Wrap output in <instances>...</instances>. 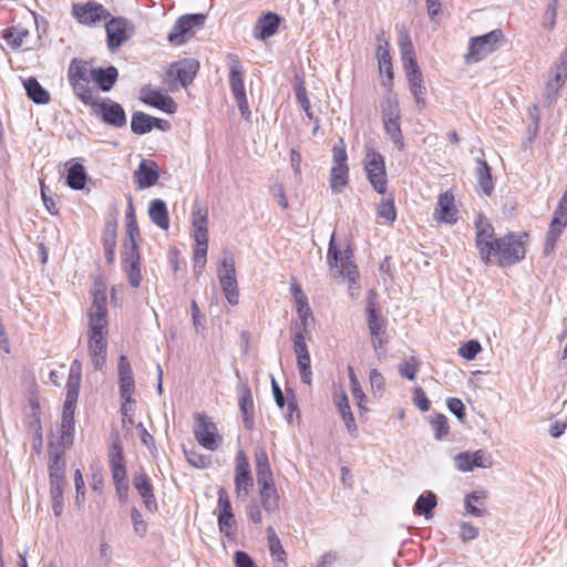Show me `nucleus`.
Returning a JSON list of instances; mask_svg holds the SVG:
<instances>
[{"label":"nucleus","instance_id":"obj_33","mask_svg":"<svg viewBox=\"0 0 567 567\" xmlns=\"http://www.w3.org/2000/svg\"><path fill=\"white\" fill-rule=\"evenodd\" d=\"M377 59L381 76L385 75L384 79H382V84L384 86L391 85L393 81V66L389 52L388 41L384 42V45L379 44L377 50Z\"/></svg>","mask_w":567,"mask_h":567},{"label":"nucleus","instance_id":"obj_54","mask_svg":"<svg viewBox=\"0 0 567 567\" xmlns=\"http://www.w3.org/2000/svg\"><path fill=\"white\" fill-rule=\"evenodd\" d=\"M90 332H107V312H89Z\"/></svg>","mask_w":567,"mask_h":567},{"label":"nucleus","instance_id":"obj_18","mask_svg":"<svg viewBox=\"0 0 567 567\" xmlns=\"http://www.w3.org/2000/svg\"><path fill=\"white\" fill-rule=\"evenodd\" d=\"M128 21L125 18H112L105 25L107 48L115 52L130 38L127 32Z\"/></svg>","mask_w":567,"mask_h":567},{"label":"nucleus","instance_id":"obj_46","mask_svg":"<svg viewBox=\"0 0 567 567\" xmlns=\"http://www.w3.org/2000/svg\"><path fill=\"white\" fill-rule=\"evenodd\" d=\"M86 182V172L82 164H73L68 172L66 184L72 189H83Z\"/></svg>","mask_w":567,"mask_h":567},{"label":"nucleus","instance_id":"obj_19","mask_svg":"<svg viewBox=\"0 0 567 567\" xmlns=\"http://www.w3.org/2000/svg\"><path fill=\"white\" fill-rule=\"evenodd\" d=\"M368 326L372 336L373 342H381V337L384 333L383 320L379 315L378 310V296L374 290H370L367 297Z\"/></svg>","mask_w":567,"mask_h":567},{"label":"nucleus","instance_id":"obj_45","mask_svg":"<svg viewBox=\"0 0 567 567\" xmlns=\"http://www.w3.org/2000/svg\"><path fill=\"white\" fill-rule=\"evenodd\" d=\"M103 247L104 255L107 264L114 261L115 248H116V227L115 225L109 224L104 229L103 235Z\"/></svg>","mask_w":567,"mask_h":567},{"label":"nucleus","instance_id":"obj_64","mask_svg":"<svg viewBox=\"0 0 567 567\" xmlns=\"http://www.w3.org/2000/svg\"><path fill=\"white\" fill-rule=\"evenodd\" d=\"M370 385L374 393L381 394L385 388L383 375L375 369H372L369 374Z\"/></svg>","mask_w":567,"mask_h":567},{"label":"nucleus","instance_id":"obj_28","mask_svg":"<svg viewBox=\"0 0 567 567\" xmlns=\"http://www.w3.org/2000/svg\"><path fill=\"white\" fill-rule=\"evenodd\" d=\"M567 226V213L555 210L550 221L545 243V252L549 254L556 246L559 236Z\"/></svg>","mask_w":567,"mask_h":567},{"label":"nucleus","instance_id":"obj_2","mask_svg":"<svg viewBox=\"0 0 567 567\" xmlns=\"http://www.w3.org/2000/svg\"><path fill=\"white\" fill-rule=\"evenodd\" d=\"M327 260L330 269L333 271L334 277L347 276L349 280V293L352 298L359 295V286L357 280L359 278V270L353 261V251L350 247H347L341 251L334 240V235L331 236Z\"/></svg>","mask_w":567,"mask_h":567},{"label":"nucleus","instance_id":"obj_56","mask_svg":"<svg viewBox=\"0 0 567 567\" xmlns=\"http://www.w3.org/2000/svg\"><path fill=\"white\" fill-rule=\"evenodd\" d=\"M29 34L28 30L18 27H11L6 30L4 39L14 48L22 45L23 39Z\"/></svg>","mask_w":567,"mask_h":567},{"label":"nucleus","instance_id":"obj_9","mask_svg":"<svg viewBox=\"0 0 567 567\" xmlns=\"http://www.w3.org/2000/svg\"><path fill=\"white\" fill-rule=\"evenodd\" d=\"M206 16L203 13L184 14L178 18L168 33V41L172 44L181 45L194 37L197 29L204 27Z\"/></svg>","mask_w":567,"mask_h":567},{"label":"nucleus","instance_id":"obj_42","mask_svg":"<svg viewBox=\"0 0 567 567\" xmlns=\"http://www.w3.org/2000/svg\"><path fill=\"white\" fill-rule=\"evenodd\" d=\"M153 116L136 111L132 114L131 130L134 134L143 135L150 133L153 130Z\"/></svg>","mask_w":567,"mask_h":567},{"label":"nucleus","instance_id":"obj_58","mask_svg":"<svg viewBox=\"0 0 567 567\" xmlns=\"http://www.w3.org/2000/svg\"><path fill=\"white\" fill-rule=\"evenodd\" d=\"M131 519L134 533L140 537H144L147 533V523L136 507L131 509Z\"/></svg>","mask_w":567,"mask_h":567},{"label":"nucleus","instance_id":"obj_6","mask_svg":"<svg viewBox=\"0 0 567 567\" xmlns=\"http://www.w3.org/2000/svg\"><path fill=\"white\" fill-rule=\"evenodd\" d=\"M118 378H120V390L122 406L121 412L123 416V423H133L132 419V405L134 403L135 382L133 378L132 368L126 360V357H121L118 363Z\"/></svg>","mask_w":567,"mask_h":567},{"label":"nucleus","instance_id":"obj_11","mask_svg":"<svg viewBox=\"0 0 567 567\" xmlns=\"http://www.w3.org/2000/svg\"><path fill=\"white\" fill-rule=\"evenodd\" d=\"M234 484L237 499L246 498L254 486L249 460L243 450L236 454Z\"/></svg>","mask_w":567,"mask_h":567},{"label":"nucleus","instance_id":"obj_7","mask_svg":"<svg viewBox=\"0 0 567 567\" xmlns=\"http://www.w3.org/2000/svg\"><path fill=\"white\" fill-rule=\"evenodd\" d=\"M194 419L193 432L198 444L208 451H216L223 442L216 423L205 413H197Z\"/></svg>","mask_w":567,"mask_h":567},{"label":"nucleus","instance_id":"obj_34","mask_svg":"<svg viewBox=\"0 0 567 567\" xmlns=\"http://www.w3.org/2000/svg\"><path fill=\"white\" fill-rule=\"evenodd\" d=\"M192 225L194 228V238L208 237V210L207 208L195 204L192 210Z\"/></svg>","mask_w":567,"mask_h":567},{"label":"nucleus","instance_id":"obj_26","mask_svg":"<svg viewBox=\"0 0 567 567\" xmlns=\"http://www.w3.org/2000/svg\"><path fill=\"white\" fill-rule=\"evenodd\" d=\"M134 177L138 189L154 186L159 178L156 163L143 159L135 171Z\"/></svg>","mask_w":567,"mask_h":567},{"label":"nucleus","instance_id":"obj_16","mask_svg":"<svg viewBox=\"0 0 567 567\" xmlns=\"http://www.w3.org/2000/svg\"><path fill=\"white\" fill-rule=\"evenodd\" d=\"M141 101L168 114H174L177 110V104L173 97L152 89L151 85H144L141 89Z\"/></svg>","mask_w":567,"mask_h":567},{"label":"nucleus","instance_id":"obj_17","mask_svg":"<svg viewBox=\"0 0 567 567\" xmlns=\"http://www.w3.org/2000/svg\"><path fill=\"white\" fill-rule=\"evenodd\" d=\"M138 247L124 246L123 268L127 275L130 285L137 288L142 281L141 260Z\"/></svg>","mask_w":567,"mask_h":567},{"label":"nucleus","instance_id":"obj_15","mask_svg":"<svg viewBox=\"0 0 567 567\" xmlns=\"http://www.w3.org/2000/svg\"><path fill=\"white\" fill-rule=\"evenodd\" d=\"M72 14L81 24L92 25L96 22L106 20L110 16L109 11L95 1L86 3H74L72 6Z\"/></svg>","mask_w":567,"mask_h":567},{"label":"nucleus","instance_id":"obj_49","mask_svg":"<svg viewBox=\"0 0 567 567\" xmlns=\"http://www.w3.org/2000/svg\"><path fill=\"white\" fill-rule=\"evenodd\" d=\"M436 506V496L432 492H427L426 494L421 495L415 505H414V514L424 515L429 517L433 508Z\"/></svg>","mask_w":567,"mask_h":567},{"label":"nucleus","instance_id":"obj_39","mask_svg":"<svg viewBox=\"0 0 567 567\" xmlns=\"http://www.w3.org/2000/svg\"><path fill=\"white\" fill-rule=\"evenodd\" d=\"M399 47H400L403 66H405V65L413 66V64L417 63L414 58L413 43L410 39L408 31L404 28H401L400 32H399Z\"/></svg>","mask_w":567,"mask_h":567},{"label":"nucleus","instance_id":"obj_44","mask_svg":"<svg viewBox=\"0 0 567 567\" xmlns=\"http://www.w3.org/2000/svg\"><path fill=\"white\" fill-rule=\"evenodd\" d=\"M195 239V248H194V271L197 275H200L206 266V256L208 250V237L194 238Z\"/></svg>","mask_w":567,"mask_h":567},{"label":"nucleus","instance_id":"obj_23","mask_svg":"<svg viewBox=\"0 0 567 567\" xmlns=\"http://www.w3.org/2000/svg\"><path fill=\"white\" fill-rule=\"evenodd\" d=\"M454 202V196L450 192L439 196L434 212V217L437 221L454 224L457 220V209Z\"/></svg>","mask_w":567,"mask_h":567},{"label":"nucleus","instance_id":"obj_8","mask_svg":"<svg viewBox=\"0 0 567 567\" xmlns=\"http://www.w3.org/2000/svg\"><path fill=\"white\" fill-rule=\"evenodd\" d=\"M217 501V523L220 534L229 540H235L237 533V520L233 512L231 502L225 487H219Z\"/></svg>","mask_w":567,"mask_h":567},{"label":"nucleus","instance_id":"obj_36","mask_svg":"<svg viewBox=\"0 0 567 567\" xmlns=\"http://www.w3.org/2000/svg\"><path fill=\"white\" fill-rule=\"evenodd\" d=\"M24 89L28 97L35 104H47L50 101V93L35 78L27 79L24 81Z\"/></svg>","mask_w":567,"mask_h":567},{"label":"nucleus","instance_id":"obj_13","mask_svg":"<svg viewBox=\"0 0 567 567\" xmlns=\"http://www.w3.org/2000/svg\"><path fill=\"white\" fill-rule=\"evenodd\" d=\"M475 245L481 260L485 265H489L493 258L494 243H498V238H494V227L482 216L475 221Z\"/></svg>","mask_w":567,"mask_h":567},{"label":"nucleus","instance_id":"obj_62","mask_svg":"<svg viewBox=\"0 0 567 567\" xmlns=\"http://www.w3.org/2000/svg\"><path fill=\"white\" fill-rule=\"evenodd\" d=\"M310 365V357H298V369L301 380L308 385L311 384L312 380V372Z\"/></svg>","mask_w":567,"mask_h":567},{"label":"nucleus","instance_id":"obj_63","mask_svg":"<svg viewBox=\"0 0 567 567\" xmlns=\"http://www.w3.org/2000/svg\"><path fill=\"white\" fill-rule=\"evenodd\" d=\"M419 370V362H416L413 358L411 360L403 361L399 365V372L402 377L414 380Z\"/></svg>","mask_w":567,"mask_h":567},{"label":"nucleus","instance_id":"obj_48","mask_svg":"<svg viewBox=\"0 0 567 567\" xmlns=\"http://www.w3.org/2000/svg\"><path fill=\"white\" fill-rule=\"evenodd\" d=\"M75 96L85 105L93 106L99 99H94L90 81L69 82Z\"/></svg>","mask_w":567,"mask_h":567},{"label":"nucleus","instance_id":"obj_5","mask_svg":"<svg viewBox=\"0 0 567 567\" xmlns=\"http://www.w3.org/2000/svg\"><path fill=\"white\" fill-rule=\"evenodd\" d=\"M505 42L504 33L501 29H495L486 34L471 39L466 61L478 62L488 54L496 51Z\"/></svg>","mask_w":567,"mask_h":567},{"label":"nucleus","instance_id":"obj_37","mask_svg":"<svg viewBox=\"0 0 567 567\" xmlns=\"http://www.w3.org/2000/svg\"><path fill=\"white\" fill-rule=\"evenodd\" d=\"M348 374H349V379H350L351 393H352L355 404L359 409V412H360V414L365 413V412H368L367 395L364 394V392L362 390V386H361L359 379L355 374L353 365L348 367Z\"/></svg>","mask_w":567,"mask_h":567},{"label":"nucleus","instance_id":"obj_60","mask_svg":"<svg viewBox=\"0 0 567 567\" xmlns=\"http://www.w3.org/2000/svg\"><path fill=\"white\" fill-rule=\"evenodd\" d=\"M187 462L197 468H205L210 464L208 456H205L196 451H184Z\"/></svg>","mask_w":567,"mask_h":567},{"label":"nucleus","instance_id":"obj_27","mask_svg":"<svg viewBox=\"0 0 567 567\" xmlns=\"http://www.w3.org/2000/svg\"><path fill=\"white\" fill-rule=\"evenodd\" d=\"M227 65L229 69V83L235 99L246 95L243 80V68L239 58L235 54H229L227 58Z\"/></svg>","mask_w":567,"mask_h":567},{"label":"nucleus","instance_id":"obj_30","mask_svg":"<svg viewBox=\"0 0 567 567\" xmlns=\"http://www.w3.org/2000/svg\"><path fill=\"white\" fill-rule=\"evenodd\" d=\"M280 24V17L275 12H266L261 14L256 23V37L266 40L272 37Z\"/></svg>","mask_w":567,"mask_h":567},{"label":"nucleus","instance_id":"obj_50","mask_svg":"<svg viewBox=\"0 0 567 567\" xmlns=\"http://www.w3.org/2000/svg\"><path fill=\"white\" fill-rule=\"evenodd\" d=\"M382 121H401V111L395 97H386L381 103Z\"/></svg>","mask_w":567,"mask_h":567},{"label":"nucleus","instance_id":"obj_31","mask_svg":"<svg viewBox=\"0 0 567 567\" xmlns=\"http://www.w3.org/2000/svg\"><path fill=\"white\" fill-rule=\"evenodd\" d=\"M117 69L115 66L94 68L90 71L91 80H93L103 92H109L117 80Z\"/></svg>","mask_w":567,"mask_h":567},{"label":"nucleus","instance_id":"obj_52","mask_svg":"<svg viewBox=\"0 0 567 567\" xmlns=\"http://www.w3.org/2000/svg\"><path fill=\"white\" fill-rule=\"evenodd\" d=\"M383 126L392 142L398 145L399 148H402L403 135L401 131V121H383Z\"/></svg>","mask_w":567,"mask_h":567},{"label":"nucleus","instance_id":"obj_3","mask_svg":"<svg viewBox=\"0 0 567 567\" xmlns=\"http://www.w3.org/2000/svg\"><path fill=\"white\" fill-rule=\"evenodd\" d=\"M217 276L220 287L227 301L235 306L239 301V291L236 278L235 256L228 250H223V258L217 269Z\"/></svg>","mask_w":567,"mask_h":567},{"label":"nucleus","instance_id":"obj_12","mask_svg":"<svg viewBox=\"0 0 567 567\" xmlns=\"http://www.w3.org/2000/svg\"><path fill=\"white\" fill-rule=\"evenodd\" d=\"M92 113L99 116L103 123L121 128L126 125V113L121 104L111 99L97 100L93 103Z\"/></svg>","mask_w":567,"mask_h":567},{"label":"nucleus","instance_id":"obj_53","mask_svg":"<svg viewBox=\"0 0 567 567\" xmlns=\"http://www.w3.org/2000/svg\"><path fill=\"white\" fill-rule=\"evenodd\" d=\"M431 426H432V430L434 432V436L436 440H442L450 432L447 417L444 414H436L431 420Z\"/></svg>","mask_w":567,"mask_h":567},{"label":"nucleus","instance_id":"obj_59","mask_svg":"<svg viewBox=\"0 0 567 567\" xmlns=\"http://www.w3.org/2000/svg\"><path fill=\"white\" fill-rule=\"evenodd\" d=\"M378 213L382 218L390 223L395 220L396 213L394 207V199L392 196L380 204Z\"/></svg>","mask_w":567,"mask_h":567},{"label":"nucleus","instance_id":"obj_21","mask_svg":"<svg viewBox=\"0 0 567 567\" xmlns=\"http://www.w3.org/2000/svg\"><path fill=\"white\" fill-rule=\"evenodd\" d=\"M199 63L193 59H185L177 63H173L168 74L181 83L183 87L190 84L198 71Z\"/></svg>","mask_w":567,"mask_h":567},{"label":"nucleus","instance_id":"obj_41","mask_svg":"<svg viewBox=\"0 0 567 567\" xmlns=\"http://www.w3.org/2000/svg\"><path fill=\"white\" fill-rule=\"evenodd\" d=\"M349 179L348 166H332L330 173V188L332 193L339 194L347 186Z\"/></svg>","mask_w":567,"mask_h":567},{"label":"nucleus","instance_id":"obj_1","mask_svg":"<svg viewBox=\"0 0 567 567\" xmlns=\"http://www.w3.org/2000/svg\"><path fill=\"white\" fill-rule=\"evenodd\" d=\"M255 467L261 506L268 514L275 513L279 509L280 496L276 488L268 455L264 449H259L255 453Z\"/></svg>","mask_w":567,"mask_h":567},{"label":"nucleus","instance_id":"obj_10","mask_svg":"<svg viewBox=\"0 0 567 567\" xmlns=\"http://www.w3.org/2000/svg\"><path fill=\"white\" fill-rule=\"evenodd\" d=\"M81 388V364L74 360L66 381V394L62 410V420L74 421V413Z\"/></svg>","mask_w":567,"mask_h":567},{"label":"nucleus","instance_id":"obj_20","mask_svg":"<svg viewBox=\"0 0 567 567\" xmlns=\"http://www.w3.org/2000/svg\"><path fill=\"white\" fill-rule=\"evenodd\" d=\"M455 466L461 472H471L475 467H488L491 466L489 457L483 450L475 452H463L454 457Z\"/></svg>","mask_w":567,"mask_h":567},{"label":"nucleus","instance_id":"obj_43","mask_svg":"<svg viewBox=\"0 0 567 567\" xmlns=\"http://www.w3.org/2000/svg\"><path fill=\"white\" fill-rule=\"evenodd\" d=\"M49 472L50 481L64 480L65 461L63 457V452L58 451V449H55L54 452L49 453Z\"/></svg>","mask_w":567,"mask_h":567},{"label":"nucleus","instance_id":"obj_35","mask_svg":"<svg viewBox=\"0 0 567 567\" xmlns=\"http://www.w3.org/2000/svg\"><path fill=\"white\" fill-rule=\"evenodd\" d=\"M148 215L151 220L159 228L164 230L169 228L168 210L164 200L153 199L150 203Z\"/></svg>","mask_w":567,"mask_h":567},{"label":"nucleus","instance_id":"obj_40","mask_svg":"<svg viewBox=\"0 0 567 567\" xmlns=\"http://www.w3.org/2000/svg\"><path fill=\"white\" fill-rule=\"evenodd\" d=\"M90 69L89 63L81 59H72L69 70H68V81L69 82H78V81H90Z\"/></svg>","mask_w":567,"mask_h":567},{"label":"nucleus","instance_id":"obj_55","mask_svg":"<svg viewBox=\"0 0 567 567\" xmlns=\"http://www.w3.org/2000/svg\"><path fill=\"white\" fill-rule=\"evenodd\" d=\"M296 97L309 120H313V112L311 111L310 101L308 99L307 90L302 81L296 84Z\"/></svg>","mask_w":567,"mask_h":567},{"label":"nucleus","instance_id":"obj_25","mask_svg":"<svg viewBox=\"0 0 567 567\" xmlns=\"http://www.w3.org/2000/svg\"><path fill=\"white\" fill-rule=\"evenodd\" d=\"M133 485L143 498L145 508L151 513L156 512L157 502L148 476L145 473H136L133 477Z\"/></svg>","mask_w":567,"mask_h":567},{"label":"nucleus","instance_id":"obj_38","mask_svg":"<svg viewBox=\"0 0 567 567\" xmlns=\"http://www.w3.org/2000/svg\"><path fill=\"white\" fill-rule=\"evenodd\" d=\"M476 163V177L478 186L482 188L485 195L489 196L494 190L491 167L484 159L481 158H477Z\"/></svg>","mask_w":567,"mask_h":567},{"label":"nucleus","instance_id":"obj_61","mask_svg":"<svg viewBox=\"0 0 567 567\" xmlns=\"http://www.w3.org/2000/svg\"><path fill=\"white\" fill-rule=\"evenodd\" d=\"M297 305V312L306 327L308 324V320H312V312L308 305V298L307 296H299V299L296 301Z\"/></svg>","mask_w":567,"mask_h":567},{"label":"nucleus","instance_id":"obj_57","mask_svg":"<svg viewBox=\"0 0 567 567\" xmlns=\"http://www.w3.org/2000/svg\"><path fill=\"white\" fill-rule=\"evenodd\" d=\"M74 436V421L61 420L60 426V444L69 446L73 442Z\"/></svg>","mask_w":567,"mask_h":567},{"label":"nucleus","instance_id":"obj_32","mask_svg":"<svg viewBox=\"0 0 567 567\" xmlns=\"http://www.w3.org/2000/svg\"><path fill=\"white\" fill-rule=\"evenodd\" d=\"M266 534L272 561L280 565V567H287V551L285 550L275 528L272 526H268Z\"/></svg>","mask_w":567,"mask_h":567},{"label":"nucleus","instance_id":"obj_22","mask_svg":"<svg viewBox=\"0 0 567 567\" xmlns=\"http://www.w3.org/2000/svg\"><path fill=\"white\" fill-rule=\"evenodd\" d=\"M238 405L245 429L251 431L255 426V405L252 393L248 384H241L238 389Z\"/></svg>","mask_w":567,"mask_h":567},{"label":"nucleus","instance_id":"obj_47","mask_svg":"<svg viewBox=\"0 0 567 567\" xmlns=\"http://www.w3.org/2000/svg\"><path fill=\"white\" fill-rule=\"evenodd\" d=\"M89 312H107L106 287L103 281L95 280L93 285V303Z\"/></svg>","mask_w":567,"mask_h":567},{"label":"nucleus","instance_id":"obj_51","mask_svg":"<svg viewBox=\"0 0 567 567\" xmlns=\"http://www.w3.org/2000/svg\"><path fill=\"white\" fill-rule=\"evenodd\" d=\"M106 333L107 332H90L89 348L91 354H102L106 351Z\"/></svg>","mask_w":567,"mask_h":567},{"label":"nucleus","instance_id":"obj_4","mask_svg":"<svg viewBox=\"0 0 567 567\" xmlns=\"http://www.w3.org/2000/svg\"><path fill=\"white\" fill-rule=\"evenodd\" d=\"M525 254L522 236L508 234L498 238V243H494L493 257L497 258V262L502 267L517 264L525 257Z\"/></svg>","mask_w":567,"mask_h":567},{"label":"nucleus","instance_id":"obj_14","mask_svg":"<svg viewBox=\"0 0 567 567\" xmlns=\"http://www.w3.org/2000/svg\"><path fill=\"white\" fill-rule=\"evenodd\" d=\"M365 172L371 186L379 194L386 192V172L383 156L372 151L367 155Z\"/></svg>","mask_w":567,"mask_h":567},{"label":"nucleus","instance_id":"obj_29","mask_svg":"<svg viewBox=\"0 0 567 567\" xmlns=\"http://www.w3.org/2000/svg\"><path fill=\"white\" fill-rule=\"evenodd\" d=\"M109 464L112 473V478L121 480L127 475L123 447L120 440H116L109 451Z\"/></svg>","mask_w":567,"mask_h":567},{"label":"nucleus","instance_id":"obj_24","mask_svg":"<svg viewBox=\"0 0 567 567\" xmlns=\"http://www.w3.org/2000/svg\"><path fill=\"white\" fill-rule=\"evenodd\" d=\"M405 70V74L409 81L411 93L415 99V103L419 107H423L425 104L424 95L426 94V89L423 84L422 72L416 64L405 65L403 66Z\"/></svg>","mask_w":567,"mask_h":567}]
</instances>
